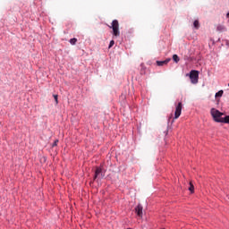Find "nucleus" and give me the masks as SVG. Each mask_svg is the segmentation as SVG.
Wrapping results in <instances>:
<instances>
[{"mask_svg": "<svg viewBox=\"0 0 229 229\" xmlns=\"http://www.w3.org/2000/svg\"><path fill=\"white\" fill-rule=\"evenodd\" d=\"M76 42H78V39L75 38L70 39V44H72V46H76Z\"/></svg>", "mask_w": 229, "mask_h": 229, "instance_id": "11", "label": "nucleus"}, {"mask_svg": "<svg viewBox=\"0 0 229 229\" xmlns=\"http://www.w3.org/2000/svg\"><path fill=\"white\" fill-rule=\"evenodd\" d=\"M224 94L223 90H219L218 92L216 93L215 98H222Z\"/></svg>", "mask_w": 229, "mask_h": 229, "instance_id": "9", "label": "nucleus"}, {"mask_svg": "<svg viewBox=\"0 0 229 229\" xmlns=\"http://www.w3.org/2000/svg\"><path fill=\"white\" fill-rule=\"evenodd\" d=\"M173 60L175 62V64H178V62H180V57L175 54L173 55Z\"/></svg>", "mask_w": 229, "mask_h": 229, "instance_id": "8", "label": "nucleus"}, {"mask_svg": "<svg viewBox=\"0 0 229 229\" xmlns=\"http://www.w3.org/2000/svg\"><path fill=\"white\" fill-rule=\"evenodd\" d=\"M109 28L113 30V35L114 37H119L121 35V32L119 31V21L114 20Z\"/></svg>", "mask_w": 229, "mask_h": 229, "instance_id": "3", "label": "nucleus"}, {"mask_svg": "<svg viewBox=\"0 0 229 229\" xmlns=\"http://www.w3.org/2000/svg\"><path fill=\"white\" fill-rule=\"evenodd\" d=\"M227 19H229V13L226 14Z\"/></svg>", "mask_w": 229, "mask_h": 229, "instance_id": "18", "label": "nucleus"}, {"mask_svg": "<svg viewBox=\"0 0 229 229\" xmlns=\"http://www.w3.org/2000/svg\"><path fill=\"white\" fill-rule=\"evenodd\" d=\"M189 191L191 194L194 193V184H192V182H190Z\"/></svg>", "mask_w": 229, "mask_h": 229, "instance_id": "12", "label": "nucleus"}, {"mask_svg": "<svg viewBox=\"0 0 229 229\" xmlns=\"http://www.w3.org/2000/svg\"><path fill=\"white\" fill-rule=\"evenodd\" d=\"M100 176H103V169H101V167H97L95 171L94 180L99 178Z\"/></svg>", "mask_w": 229, "mask_h": 229, "instance_id": "6", "label": "nucleus"}, {"mask_svg": "<svg viewBox=\"0 0 229 229\" xmlns=\"http://www.w3.org/2000/svg\"><path fill=\"white\" fill-rule=\"evenodd\" d=\"M220 123H225L226 124H229V115L222 118V121Z\"/></svg>", "mask_w": 229, "mask_h": 229, "instance_id": "10", "label": "nucleus"}, {"mask_svg": "<svg viewBox=\"0 0 229 229\" xmlns=\"http://www.w3.org/2000/svg\"><path fill=\"white\" fill-rule=\"evenodd\" d=\"M169 62H171V59H166L165 61H157V65L161 67L162 65H167V64H169Z\"/></svg>", "mask_w": 229, "mask_h": 229, "instance_id": "7", "label": "nucleus"}, {"mask_svg": "<svg viewBox=\"0 0 229 229\" xmlns=\"http://www.w3.org/2000/svg\"><path fill=\"white\" fill-rule=\"evenodd\" d=\"M54 99H55L56 105H58V95H54Z\"/></svg>", "mask_w": 229, "mask_h": 229, "instance_id": "17", "label": "nucleus"}, {"mask_svg": "<svg viewBox=\"0 0 229 229\" xmlns=\"http://www.w3.org/2000/svg\"><path fill=\"white\" fill-rule=\"evenodd\" d=\"M58 142H59V140H55L54 141V143L52 144V148H55V146H58Z\"/></svg>", "mask_w": 229, "mask_h": 229, "instance_id": "15", "label": "nucleus"}, {"mask_svg": "<svg viewBox=\"0 0 229 229\" xmlns=\"http://www.w3.org/2000/svg\"><path fill=\"white\" fill-rule=\"evenodd\" d=\"M182 115V102H179L175 107L174 119H178Z\"/></svg>", "mask_w": 229, "mask_h": 229, "instance_id": "4", "label": "nucleus"}, {"mask_svg": "<svg viewBox=\"0 0 229 229\" xmlns=\"http://www.w3.org/2000/svg\"><path fill=\"white\" fill-rule=\"evenodd\" d=\"M186 76H189L191 83L196 85V83H198V80H199V72L197 70H191L190 74L187 73Z\"/></svg>", "mask_w": 229, "mask_h": 229, "instance_id": "2", "label": "nucleus"}, {"mask_svg": "<svg viewBox=\"0 0 229 229\" xmlns=\"http://www.w3.org/2000/svg\"><path fill=\"white\" fill-rule=\"evenodd\" d=\"M142 210H143V208H142V205H140V204H139L135 208V212H136L138 217H142V216H143Z\"/></svg>", "mask_w": 229, "mask_h": 229, "instance_id": "5", "label": "nucleus"}, {"mask_svg": "<svg viewBox=\"0 0 229 229\" xmlns=\"http://www.w3.org/2000/svg\"><path fill=\"white\" fill-rule=\"evenodd\" d=\"M114 44H115V41H114V40H111L110 41V43H109V49H110V47H114Z\"/></svg>", "mask_w": 229, "mask_h": 229, "instance_id": "16", "label": "nucleus"}, {"mask_svg": "<svg viewBox=\"0 0 229 229\" xmlns=\"http://www.w3.org/2000/svg\"><path fill=\"white\" fill-rule=\"evenodd\" d=\"M216 30H217V31H225V26H223V25H218L217 27H216Z\"/></svg>", "mask_w": 229, "mask_h": 229, "instance_id": "14", "label": "nucleus"}, {"mask_svg": "<svg viewBox=\"0 0 229 229\" xmlns=\"http://www.w3.org/2000/svg\"><path fill=\"white\" fill-rule=\"evenodd\" d=\"M193 26H194V28H196V30H198L199 28V21L198 20H196L193 22Z\"/></svg>", "mask_w": 229, "mask_h": 229, "instance_id": "13", "label": "nucleus"}, {"mask_svg": "<svg viewBox=\"0 0 229 229\" xmlns=\"http://www.w3.org/2000/svg\"><path fill=\"white\" fill-rule=\"evenodd\" d=\"M210 114L215 123H221L223 121V115H225V114L221 113V111L216 108H211Z\"/></svg>", "mask_w": 229, "mask_h": 229, "instance_id": "1", "label": "nucleus"}]
</instances>
